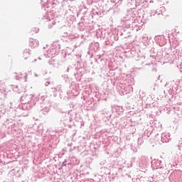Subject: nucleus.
Returning a JSON list of instances; mask_svg holds the SVG:
<instances>
[{
    "mask_svg": "<svg viewBox=\"0 0 182 182\" xmlns=\"http://www.w3.org/2000/svg\"><path fill=\"white\" fill-rule=\"evenodd\" d=\"M33 95L24 93L21 97V105H19V109H21L22 115L25 117L28 116L29 110L36 105L35 100H33Z\"/></svg>",
    "mask_w": 182,
    "mask_h": 182,
    "instance_id": "1",
    "label": "nucleus"
},
{
    "mask_svg": "<svg viewBox=\"0 0 182 182\" xmlns=\"http://www.w3.org/2000/svg\"><path fill=\"white\" fill-rule=\"evenodd\" d=\"M75 70H77V73L74 74V76L76 80H80L82 76H83V72H85V65L83 63L77 62Z\"/></svg>",
    "mask_w": 182,
    "mask_h": 182,
    "instance_id": "2",
    "label": "nucleus"
},
{
    "mask_svg": "<svg viewBox=\"0 0 182 182\" xmlns=\"http://www.w3.org/2000/svg\"><path fill=\"white\" fill-rule=\"evenodd\" d=\"M70 122H72V118L70 117L69 114H66V112H63L60 121V125L65 127L69 126Z\"/></svg>",
    "mask_w": 182,
    "mask_h": 182,
    "instance_id": "3",
    "label": "nucleus"
},
{
    "mask_svg": "<svg viewBox=\"0 0 182 182\" xmlns=\"http://www.w3.org/2000/svg\"><path fill=\"white\" fill-rule=\"evenodd\" d=\"M151 167L155 168L156 170H158L159 168L160 170H163V167H164V164L161 162V160L159 159H154L151 162Z\"/></svg>",
    "mask_w": 182,
    "mask_h": 182,
    "instance_id": "4",
    "label": "nucleus"
},
{
    "mask_svg": "<svg viewBox=\"0 0 182 182\" xmlns=\"http://www.w3.org/2000/svg\"><path fill=\"white\" fill-rule=\"evenodd\" d=\"M133 11L129 10L125 13V15L121 18L122 22H130L133 19Z\"/></svg>",
    "mask_w": 182,
    "mask_h": 182,
    "instance_id": "5",
    "label": "nucleus"
},
{
    "mask_svg": "<svg viewBox=\"0 0 182 182\" xmlns=\"http://www.w3.org/2000/svg\"><path fill=\"white\" fill-rule=\"evenodd\" d=\"M39 110L42 114H48V113L50 112V105H46L44 103H41Z\"/></svg>",
    "mask_w": 182,
    "mask_h": 182,
    "instance_id": "6",
    "label": "nucleus"
},
{
    "mask_svg": "<svg viewBox=\"0 0 182 182\" xmlns=\"http://www.w3.org/2000/svg\"><path fill=\"white\" fill-rule=\"evenodd\" d=\"M156 43L160 46H164L167 43V39L164 38V36H159L156 37Z\"/></svg>",
    "mask_w": 182,
    "mask_h": 182,
    "instance_id": "7",
    "label": "nucleus"
},
{
    "mask_svg": "<svg viewBox=\"0 0 182 182\" xmlns=\"http://www.w3.org/2000/svg\"><path fill=\"white\" fill-rule=\"evenodd\" d=\"M7 112L11 119H15L16 117V112H18V108L8 109Z\"/></svg>",
    "mask_w": 182,
    "mask_h": 182,
    "instance_id": "8",
    "label": "nucleus"
},
{
    "mask_svg": "<svg viewBox=\"0 0 182 182\" xmlns=\"http://www.w3.org/2000/svg\"><path fill=\"white\" fill-rule=\"evenodd\" d=\"M53 93L54 97H56L58 95L60 96V93H62V85H58L57 87L51 88Z\"/></svg>",
    "mask_w": 182,
    "mask_h": 182,
    "instance_id": "9",
    "label": "nucleus"
},
{
    "mask_svg": "<svg viewBox=\"0 0 182 182\" xmlns=\"http://www.w3.org/2000/svg\"><path fill=\"white\" fill-rule=\"evenodd\" d=\"M28 45L31 48H36L37 46H39V41L33 38H30Z\"/></svg>",
    "mask_w": 182,
    "mask_h": 182,
    "instance_id": "10",
    "label": "nucleus"
},
{
    "mask_svg": "<svg viewBox=\"0 0 182 182\" xmlns=\"http://www.w3.org/2000/svg\"><path fill=\"white\" fill-rule=\"evenodd\" d=\"M60 50V45L59 44L58 41H54L52 43V50H55V52H59Z\"/></svg>",
    "mask_w": 182,
    "mask_h": 182,
    "instance_id": "11",
    "label": "nucleus"
},
{
    "mask_svg": "<svg viewBox=\"0 0 182 182\" xmlns=\"http://www.w3.org/2000/svg\"><path fill=\"white\" fill-rule=\"evenodd\" d=\"M149 137V135H146V134H144L138 138V144H143L144 143V140H146V139Z\"/></svg>",
    "mask_w": 182,
    "mask_h": 182,
    "instance_id": "12",
    "label": "nucleus"
},
{
    "mask_svg": "<svg viewBox=\"0 0 182 182\" xmlns=\"http://www.w3.org/2000/svg\"><path fill=\"white\" fill-rule=\"evenodd\" d=\"M161 141L163 143H168L170 141V136H168L166 134H162L161 136Z\"/></svg>",
    "mask_w": 182,
    "mask_h": 182,
    "instance_id": "13",
    "label": "nucleus"
},
{
    "mask_svg": "<svg viewBox=\"0 0 182 182\" xmlns=\"http://www.w3.org/2000/svg\"><path fill=\"white\" fill-rule=\"evenodd\" d=\"M109 38L111 39V43L112 42V43H114V42H116V41H119V33L117 34H111L109 36Z\"/></svg>",
    "mask_w": 182,
    "mask_h": 182,
    "instance_id": "14",
    "label": "nucleus"
},
{
    "mask_svg": "<svg viewBox=\"0 0 182 182\" xmlns=\"http://www.w3.org/2000/svg\"><path fill=\"white\" fill-rule=\"evenodd\" d=\"M149 55L151 58H154V56L157 55V52H156V49L154 48H151L149 50Z\"/></svg>",
    "mask_w": 182,
    "mask_h": 182,
    "instance_id": "15",
    "label": "nucleus"
},
{
    "mask_svg": "<svg viewBox=\"0 0 182 182\" xmlns=\"http://www.w3.org/2000/svg\"><path fill=\"white\" fill-rule=\"evenodd\" d=\"M115 112H116V113H117V114H122V113H123V112H124L123 107L117 106L115 107Z\"/></svg>",
    "mask_w": 182,
    "mask_h": 182,
    "instance_id": "16",
    "label": "nucleus"
},
{
    "mask_svg": "<svg viewBox=\"0 0 182 182\" xmlns=\"http://www.w3.org/2000/svg\"><path fill=\"white\" fill-rule=\"evenodd\" d=\"M120 36H123V38H129L130 36V32H126V30H124V32L120 33Z\"/></svg>",
    "mask_w": 182,
    "mask_h": 182,
    "instance_id": "17",
    "label": "nucleus"
},
{
    "mask_svg": "<svg viewBox=\"0 0 182 182\" xmlns=\"http://www.w3.org/2000/svg\"><path fill=\"white\" fill-rule=\"evenodd\" d=\"M111 42H112V43H111ZM105 45H109V46H112V45H113V41H111V39H110L109 36H108L106 38V40H105Z\"/></svg>",
    "mask_w": 182,
    "mask_h": 182,
    "instance_id": "18",
    "label": "nucleus"
},
{
    "mask_svg": "<svg viewBox=\"0 0 182 182\" xmlns=\"http://www.w3.org/2000/svg\"><path fill=\"white\" fill-rule=\"evenodd\" d=\"M29 52H30L29 49L24 50L23 54L24 59H28V58L30 55Z\"/></svg>",
    "mask_w": 182,
    "mask_h": 182,
    "instance_id": "19",
    "label": "nucleus"
},
{
    "mask_svg": "<svg viewBox=\"0 0 182 182\" xmlns=\"http://www.w3.org/2000/svg\"><path fill=\"white\" fill-rule=\"evenodd\" d=\"M159 16V15H161L163 16V14L161 13H158L157 11H151V14H150V16Z\"/></svg>",
    "mask_w": 182,
    "mask_h": 182,
    "instance_id": "20",
    "label": "nucleus"
},
{
    "mask_svg": "<svg viewBox=\"0 0 182 182\" xmlns=\"http://www.w3.org/2000/svg\"><path fill=\"white\" fill-rule=\"evenodd\" d=\"M162 56H164V58H165V59H169L170 53H166V52H163L162 53Z\"/></svg>",
    "mask_w": 182,
    "mask_h": 182,
    "instance_id": "21",
    "label": "nucleus"
},
{
    "mask_svg": "<svg viewBox=\"0 0 182 182\" xmlns=\"http://www.w3.org/2000/svg\"><path fill=\"white\" fill-rule=\"evenodd\" d=\"M62 77L63 80H65V83H68V82H69V77H68V75H62Z\"/></svg>",
    "mask_w": 182,
    "mask_h": 182,
    "instance_id": "22",
    "label": "nucleus"
},
{
    "mask_svg": "<svg viewBox=\"0 0 182 182\" xmlns=\"http://www.w3.org/2000/svg\"><path fill=\"white\" fill-rule=\"evenodd\" d=\"M66 166H70V163H68L66 160L62 163V167H66Z\"/></svg>",
    "mask_w": 182,
    "mask_h": 182,
    "instance_id": "23",
    "label": "nucleus"
},
{
    "mask_svg": "<svg viewBox=\"0 0 182 182\" xmlns=\"http://www.w3.org/2000/svg\"><path fill=\"white\" fill-rule=\"evenodd\" d=\"M178 45V43L177 42V41L173 40V48H174V49H177Z\"/></svg>",
    "mask_w": 182,
    "mask_h": 182,
    "instance_id": "24",
    "label": "nucleus"
},
{
    "mask_svg": "<svg viewBox=\"0 0 182 182\" xmlns=\"http://www.w3.org/2000/svg\"><path fill=\"white\" fill-rule=\"evenodd\" d=\"M8 109H16V107L14 105L13 102H10L9 105H8Z\"/></svg>",
    "mask_w": 182,
    "mask_h": 182,
    "instance_id": "25",
    "label": "nucleus"
},
{
    "mask_svg": "<svg viewBox=\"0 0 182 182\" xmlns=\"http://www.w3.org/2000/svg\"><path fill=\"white\" fill-rule=\"evenodd\" d=\"M49 21H50V22L51 21V23H52V24L48 23V28L50 29V28H52L53 25H55V21H53V19L49 20Z\"/></svg>",
    "mask_w": 182,
    "mask_h": 182,
    "instance_id": "26",
    "label": "nucleus"
},
{
    "mask_svg": "<svg viewBox=\"0 0 182 182\" xmlns=\"http://www.w3.org/2000/svg\"><path fill=\"white\" fill-rule=\"evenodd\" d=\"M15 78L16 80H21L22 79V74H19L18 75H16Z\"/></svg>",
    "mask_w": 182,
    "mask_h": 182,
    "instance_id": "27",
    "label": "nucleus"
},
{
    "mask_svg": "<svg viewBox=\"0 0 182 182\" xmlns=\"http://www.w3.org/2000/svg\"><path fill=\"white\" fill-rule=\"evenodd\" d=\"M32 31H33L34 33H38V32H39V28H37V27L33 28L32 29Z\"/></svg>",
    "mask_w": 182,
    "mask_h": 182,
    "instance_id": "28",
    "label": "nucleus"
},
{
    "mask_svg": "<svg viewBox=\"0 0 182 182\" xmlns=\"http://www.w3.org/2000/svg\"><path fill=\"white\" fill-rule=\"evenodd\" d=\"M126 25H125V28H127V29H129V28H131L130 23H127V22H125Z\"/></svg>",
    "mask_w": 182,
    "mask_h": 182,
    "instance_id": "29",
    "label": "nucleus"
},
{
    "mask_svg": "<svg viewBox=\"0 0 182 182\" xmlns=\"http://www.w3.org/2000/svg\"><path fill=\"white\" fill-rule=\"evenodd\" d=\"M95 46H96V48H95V50H97L99 49V44L96 43Z\"/></svg>",
    "mask_w": 182,
    "mask_h": 182,
    "instance_id": "30",
    "label": "nucleus"
},
{
    "mask_svg": "<svg viewBox=\"0 0 182 182\" xmlns=\"http://www.w3.org/2000/svg\"><path fill=\"white\" fill-rule=\"evenodd\" d=\"M178 68H180V72H182V63L179 65H178Z\"/></svg>",
    "mask_w": 182,
    "mask_h": 182,
    "instance_id": "31",
    "label": "nucleus"
},
{
    "mask_svg": "<svg viewBox=\"0 0 182 182\" xmlns=\"http://www.w3.org/2000/svg\"><path fill=\"white\" fill-rule=\"evenodd\" d=\"M49 85H50V82L49 81L46 82L45 86H49Z\"/></svg>",
    "mask_w": 182,
    "mask_h": 182,
    "instance_id": "32",
    "label": "nucleus"
},
{
    "mask_svg": "<svg viewBox=\"0 0 182 182\" xmlns=\"http://www.w3.org/2000/svg\"><path fill=\"white\" fill-rule=\"evenodd\" d=\"M176 86H178V85H180V80H178L176 82Z\"/></svg>",
    "mask_w": 182,
    "mask_h": 182,
    "instance_id": "33",
    "label": "nucleus"
},
{
    "mask_svg": "<svg viewBox=\"0 0 182 182\" xmlns=\"http://www.w3.org/2000/svg\"><path fill=\"white\" fill-rule=\"evenodd\" d=\"M74 38H79V34L78 33L74 34Z\"/></svg>",
    "mask_w": 182,
    "mask_h": 182,
    "instance_id": "34",
    "label": "nucleus"
},
{
    "mask_svg": "<svg viewBox=\"0 0 182 182\" xmlns=\"http://www.w3.org/2000/svg\"><path fill=\"white\" fill-rule=\"evenodd\" d=\"M152 72H157V69L156 68H152Z\"/></svg>",
    "mask_w": 182,
    "mask_h": 182,
    "instance_id": "35",
    "label": "nucleus"
},
{
    "mask_svg": "<svg viewBox=\"0 0 182 182\" xmlns=\"http://www.w3.org/2000/svg\"><path fill=\"white\" fill-rule=\"evenodd\" d=\"M164 9H166V8L164 6H162L160 8V11H164Z\"/></svg>",
    "mask_w": 182,
    "mask_h": 182,
    "instance_id": "36",
    "label": "nucleus"
},
{
    "mask_svg": "<svg viewBox=\"0 0 182 182\" xmlns=\"http://www.w3.org/2000/svg\"><path fill=\"white\" fill-rule=\"evenodd\" d=\"M44 56H46V58H49L50 55L49 54L46 55V54H44Z\"/></svg>",
    "mask_w": 182,
    "mask_h": 182,
    "instance_id": "37",
    "label": "nucleus"
},
{
    "mask_svg": "<svg viewBox=\"0 0 182 182\" xmlns=\"http://www.w3.org/2000/svg\"><path fill=\"white\" fill-rule=\"evenodd\" d=\"M143 59H144V56H142L139 58V60H143Z\"/></svg>",
    "mask_w": 182,
    "mask_h": 182,
    "instance_id": "38",
    "label": "nucleus"
},
{
    "mask_svg": "<svg viewBox=\"0 0 182 182\" xmlns=\"http://www.w3.org/2000/svg\"><path fill=\"white\" fill-rule=\"evenodd\" d=\"M152 90H156V87H151Z\"/></svg>",
    "mask_w": 182,
    "mask_h": 182,
    "instance_id": "39",
    "label": "nucleus"
},
{
    "mask_svg": "<svg viewBox=\"0 0 182 182\" xmlns=\"http://www.w3.org/2000/svg\"><path fill=\"white\" fill-rule=\"evenodd\" d=\"M24 77H25V79H26V77H28V74H26Z\"/></svg>",
    "mask_w": 182,
    "mask_h": 182,
    "instance_id": "40",
    "label": "nucleus"
},
{
    "mask_svg": "<svg viewBox=\"0 0 182 182\" xmlns=\"http://www.w3.org/2000/svg\"><path fill=\"white\" fill-rule=\"evenodd\" d=\"M140 93H141V91H139V96H141Z\"/></svg>",
    "mask_w": 182,
    "mask_h": 182,
    "instance_id": "41",
    "label": "nucleus"
},
{
    "mask_svg": "<svg viewBox=\"0 0 182 182\" xmlns=\"http://www.w3.org/2000/svg\"><path fill=\"white\" fill-rule=\"evenodd\" d=\"M4 96H6V93H4Z\"/></svg>",
    "mask_w": 182,
    "mask_h": 182,
    "instance_id": "42",
    "label": "nucleus"
},
{
    "mask_svg": "<svg viewBox=\"0 0 182 182\" xmlns=\"http://www.w3.org/2000/svg\"><path fill=\"white\" fill-rule=\"evenodd\" d=\"M67 72H69V68H68Z\"/></svg>",
    "mask_w": 182,
    "mask_h": 182,
    "instance_id": "43",
    "label": "nucleus"
},
{
    "mask_svg": "<svg viewBox=\"0 0 182 182\" xmlns=\"http://www.w3.org/2000/svg\"><path fill=\"white\" fill-rule=\"evenodd\" d=\"M53 5H56V4L54 3V4H53Z\"/></svg>",
    "mask_w": 182,
    "mask_h": 182,
    "instance_id": "44",
    "label": "nucleus"
},
{
    "mask_svg": "<svg viewBox=\"0 0 182 182\" xmlns=\"http://www.w3.org/2000/svg\"><path fill=\"white\" fill-rule=\"evenodd\" d=\"M43 100H45V98L43 99Z\"/></svg>",
    "mask_w": 182,
    "mask_h": 182,
    "instance_id": "45",
    "label": "nucleus"
},
{
    "mask_svg": "<svg viewBox=\"0 0 182 182\" xmlns=\"http://www.w3.org/2000/svg\"><path fill=\"white\" fill-rule=\"evenodd\" d=\"M41 2H43V0H41Z\"/></svg>",
    "mask_w": 182,
    "mask_h": 182,
    "instance_id": "46",
    "label": "nucleus"
}]
</instances>
